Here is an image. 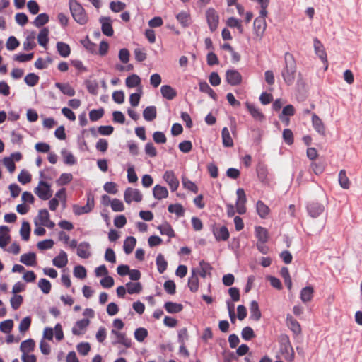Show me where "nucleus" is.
Returning a JSON list of instances; mask_svg holds the SVG:
<instances>
[{"label":"nucleus","instance_id":"obj_14","mask_svg":"<svg viewBox=\"0 0 362 362\" xmlns=\"http://www.w3.org/2000/svg\"><path fill=\"white\" fill-rule=\"evenodd\" d=\"M226 76L227 82L231 86H237L242 82V76L237 70H228Z\"/></svg>","mask_w":362,"mask_h":362},{"label":"nucleus","instance_id":"obj_21","mask_svg":"<svg viewBox=\"0 0 362 362\" xmlns=\"http://www.w3.org/2000/svg\"><path fill=\"white\" fill-rule=\"evenodd\" d=\"M153 194L155 199L160 200L168 197V191L165 187L156 185L153 189Z\"/></svg>","mask_w":362,"mask_h":362},{"label":"nucleus","instance_id":"obj_11","mask_svg":"<svg viewBox=\"0 0 362 362\" xmlns=\"http://www.w3.org/2000/svg\"><path fill=\"white\" fill-rule=\"evenodd\" d=\"M111 334L116 337V341H113V344H120L124 346L126 348H130L132 346V341L129 339L124 332H120L115 329L111 330Z\"/></svg>","mask_w":362,"mask_h":362},{"label":"nucleus","instance_id":"obj_15","mask_svg":"<svg viewBox=\"0 0 362 362\" xmlns=\"http://www.w3.org/2000/svg\"><path fill=\"white\" fill-rule=\"evenodd\" d=\"M89 324L90 320L88 319H82L77 321L72 328V333L75 335L83 334Z\"/></svg>","mask_w":362,"mask_h":362},{"label":"nucleus","instance_id":"obj_20","mask_svg":"<svg viewBox=\"0 0 362 362\" xmlns=\"http://www.w3.org/2000/svg\"><path fill=\"white\" fill-rule=\"evenodd\" d=\"M314 48L316 54L320 57V59L323 62L327 64V53L325 52L324 46L321 43V42L317 38L314 40Z\"/></svg>","mask_w":362,"mask_h":362},{"label":"nucleus","instance_id":"obj_60","mask_svg":"<svg viewBox=\"0 0 362 362\" xmlns=\"http://www.w3.org/2000/svg\"><path fill=\"white\" fill-rule=\"evenodd\" d=\"M77 351L82 356H86L90 350V346L88 342H81L77 345Z\"/></svg>","mask_w":362,"mask_h":362},{"label":"nucleus","instance_id":"obj_18","mask_svg":"<svg viewBox=\"0 0 362 362\" xmlns=\"http://www.w3.org/2000/svg\"><path fill=\"white\" fill-rule=\"evenodd\" d=\"M312 124L314 129L320 135H325V127L322 119L315 114L312 115Z\"/></svg>","mask_w":362,"mask_h":362},{"label":"nucleus","instance_id":"obj_53","mask_svg":"<svg viewBox=\"0 0 362 362\" xmlns=\"http://www.w3.org/2000/svg\"><path fill=\"white\" fill-rule=\"evenodd\" d=\"M30 232V228L29 223L26 221L23 222L20 233L24 240H28L29 239Z\"/></svg>","mask_w":362,"mask_h":362},{"label":"nucleus","instance_id":"obj_19","mask_svg":"<svg viewBox=\"0 0 362 362\" xmlns=\"http://www.w3.org/2000/svg\"><path fill=\"white\" fill-rule=\"evenodd\" d=\"M308 211L312 217L316 218L324 211V206L317 202H311L308 206Z\"/></svg>","mask_w":362,"mask_h":362},{"label":"nucleus","instance_id":"obj_35","mask_svg":"<svg viewBox=\"0 0 362 362\" xmlns=\"http://www.w3.org/2000/svg\"><path fill=\"white\" fill-rule=\"evenodd\" d=\"M223 145L225 147H231L233 146V141L230 136L229 130L227 127H223L221 132Z\"/></svg>","mask_w":362,"mask_h":362},{"label":"nucleus","instance_id":"obj_41","mask_svg":"<svg viewBox=\"0 0 362 362\" xmlns=\"http://www.w3.org/2000/svg\"><path fill=\"white\" fill-rule=\"evenodd\" d=\"M156 265L160 274H163L167 269L168 262L162 254H158L156 257Z\"/></svg>","mask_w":362,"mask_h":362},{"label":"nucleus","instance_id":"obj_55","mask_svg":"<svg viewBox=\"0 0 362 362\" xmlns=\"http://www.w3.org/2000/svg\"><path fill=\"white\" fill-rule=\"evenodd\" d=\"M13 327L12 320H6L0 323V330L4 333H9Z\"/></svg>","mask_w":362,"mask_h":362},{"label":"nucleus","instance_id":"obj_45","mask_svg":"<svg viewBox=\"0 0 362 362\" xmlns=\"http://www.w3.org/2000/svg\"><path fill=\"white\" fill-rule=\"evenodd\" d=\"M168 209L170 213H174L177 216H183L185 214L184 208L180 204H170Z\"/></svg>","mask_w":362,"mask_h":362},{"label":"nucleus","instance_id":"obj_51","mask_svg":"<svg viewBox=\"0 0 362 362\" xmlns=\"http://www.w3.org/2000/svg\"><path fill=\"white\" fill-rule=\"evenodd\" d=\"M182 182L185 188L193 192L194 193H197L198 187L194 182H192L187 177H182Z\"/></svg>","mask_w":362,"mask_h":362},{"label":"nucleus","instance_id":"obj_50","mask_svg":"<svg viewBox=\"0 0 362 362\" xmlns=\"http://www.w3.org/2000/svg\"><path fill=\"white\" fill-rule=\"evenodd\" d=\"M104 115V110L103 108H100L98 110H92L89 112V118L90 121L95 122L99 120L100 118L103 117Z\"/></svg>","mask_w":362,"mask_h":362},{"label":"nucleus","instance_id":"obj_64","mask_svg":"<svg viewBox=\"0 0 362 362\" xmlns=\"http://www.w3.org/2000/svg\"><path fill=\"white\" fill-rule=\"evenodd\" d=\"M111 208L114 211H122L124 209L122 202L118 199H114L112 200Z\"/></svg>","mask_w":362,"mask_h":362},{"label":"nucleus","instance_id":"obj_31","mask_svg":"<svg viewBox=\"0 0 362 362\" xmlns=\"http://www.w3.org/2000/svg\"><path fill=\"white\" fill-rule=\"evenodd\" d=\"M143 116L145 120L151 122L156 118L157 111L155 106H148L143 112Z\"/></svg>","mask_w":362,"mask_h":362},{"label":"nucleus","instance_id":"obj_36","mask_svg":"<svg viewBox=\"0 0 362 362\" xmlns=\"http://www.w3.org/2000/svg\"><path fill=\"white\" fill-rule=\"evenodd\" d=\"M339 182L340 186L345 189H348L350 187V180L346 176L345 170H341L339 173Z\"/></svg>","mask_w":362,"mask_h":362},{"label":"nucleus","instance_id":"obj_58","mask_svg":"<svg viewBox=\"0 0 362 362\" xmlns=\"http://www.w3.org/2000/svg\"><path fill=\"white\" fill-rule=\"evenodd\" d=\"M83 45L91 53H95L97 51L96 44L92 42L88 37H86L83 40L81 41Z\"/></svg>","mask_w":362,"mask_h":362},{"label":"nucleus","instance_id":"obj_32","mask_svg":"<svg viewBox=\"0 0 362 362\" xmlns=\"http://www.w3.org/2000/svg\"><path fill=\"white\" fill-rule=\"evenodd\" d=\"M313 288L312 286H306L300 291V300L303 303L310 302L313 297Z\"/></svg>","mask_w":362,"mask_h":362},{"label":"nucleus","instance_id":"obj_40","mask_svg":"<svg viewBox=\"0 0 362 362\" xmlns=\"http://www.w3.org/2000/svg\"><path fill=\"white\" fill-rule=\"evenodd\" d=\"M67 263V256L65 252H62L53 259V264L57 267H63Z\"/></svg>","mask_w":362,"mask_h":362},{"label":"nucleus","instance_id":"obj_37","mask_svg":"<svg viewBox=\"0 0 362 362\" xmlns=\"http://www.w3.org/2000/svg\"><path fill=\"white\" fill-rule=\"evenodd\" d=\"M161 235H168L170 238L175 237V232L168 223H165L158 227Z\"/></svg>","mask_w":362,"mask_h":362},{"label":"nucleus","instance_id":"obj_49","mask_svg":"<svg viewBox=\"0 0 362 362\" xmlns=\"http://www.w3.org/2000/svg\"><path fill=\"white\" fill-rule=\"evenodd\" d=\"M31 325V318L30 317H24L19 324V331L22 334H25Z\"/></svg>","mask_w":362,"mask_h":362},{"label":"nucleus","instance_id":"obj_23","mask_svg":"<svg viewBox=\"0 0 362 362\" xmlns=\"http://www.w3.org/2000/svg\"><path fill=\"white\" fill-rule=\"evenodd\" d=\"M250 318L255 321H258L262 317L261 311L258 303L252 300L250 305Z\"/></svg>","mask_w":362,"mask_h":362},{"label":"nucleus","instance_id":"obj_4","mask_svg":"<svg viewBox=\"0 0 362 362\" xmlns=\"http://www.w3.org/2000/svg\"><path fill=\"white\" fill-rule=\"evenodd\" d=\"M266 17L267 16H261V14H259V16L257 17L254 21V30L258 40L262 38L267 28Z\"/></svg>","mask_w":362,"mask_h":362},{"label":"nucleus","instance_id":"obj_39","mask_svg":"<svg viewBox=\"0 0 362 362\" xmlns=\"http://www.w3.org/2000/svg\"><path fill=\"white\" fill-rule=\"evenodd\" d=\"M256 206L257 213L261 218H265L270 211L269 208L262 201H258Z\"/></svg>","mask_w":362,"mask_h":362},{"label":"nucleus","instance_id":"obj_33","mask_svg":"<svg viewBox=\"0 0 362 362\" xmlns=\"http://www.w3.org/2000/svg\"><path fill=\"white\" fill-rule=\"evenodd\" d=\"M21 262L27 266H34L36 264V256L33 252L23 254L21 257Z\"/></svg>","mask_w":362,"mask_h":362},{"label":"nucleus","instance_id":"obj_16","mask_svg":"<svg viewBox=\"0 0 362 362\" xmlns=\"http://www.w3.org/2000/svg\"><path fill=\"white\" fill-rule=\"evenodd\" d=\"M286 325L288 328L293 332L295 335H298L301 333V327L299 322L293 317L290 314L286 315Z\"/></svg>","mask_w":362,"mask_h":362},{"label":"nucleus","instance_id":"obj_47","mask_svg":"<svg viewBox=\"0 0 362 362\" xmlns=\"http://www.w3.org/2000/svg\"><path fill=\"white\" fill-rule=\"evenodd\" d=\"M199 266H200L199 275L202 278H205L207 274H210V272H211L212 267H211V265L209 263L204 262V260H202L199 262Z\"/></svg>","mask_w":362,"mask_h":362},{"label":"nucleus","instance_id":"obj_2","mask_svg":"<svg viewBox=\"0 0 362 362\" xmlns=\"http://www.w3.org/2000/svg\"><path fill=\"white\" fill-rule=\"evenodd\" d=\"M69 10L74 19L79 24L84 25L88 22V16L81 5L69 1Z\"/></svg>","mask_w":362,"mask_h":362},{"label":"nucleus","instance_id":"obj_17","mask_svg":"<svg viewBox=\"0 0 362 362\" xmlns=\"http://www.w3.org/2000/svg\"><path fill=\"white\" fill-rule=\"evenodd\" d=\"M37 224L49 228L54 226V223L49 220V215L47 210L40 211L36 221V225Z\"/></svg>","mask_w":362,"mask_h":362},{"label":"nucleus","instance_id":"obj_1","mask_svg":"<svg viewBox=\"0 0 362 362\" xmlns=\"http://www.w3.org/2000/svg\"><path fill=\"white\" fill-rule=\"evenodd\" d=\"M288 54L285 56L286 65L281 71V76L287 85H291L295 80L296 64L292 55H289L291 60L287 59Z\"/></svg>","mask_w":362,"mask_h":362},{"label":"nucleus","instance_id":"obj_13","mask_svg":"<svg viewBox=\"0 0 362 362\" xmlns=\"http://www.w3.org/2000/svg\"><path fill=\"white\" fill-rule=\"evenodd\" d=\"M101 23V30L103 33L107 36L111 37L114 34V30L112 25V20L110 17H101L100 18Z\"/></svg>","mask_w":362,"mask_h":362},{"label":"nucleus","instance_id":"obj_52","mask_svg":"<svg viewBox=\"0 0 362 362\" xmlns=\"http://www.w3.org/2000/svg\"><path fill=\"white\" fill-rule=\"evenodd\" d=\"M49 21V16L46 13L38 15L35 19L33 23L36 27H41Z\"/></svg>","mask_w":362,"mask_h":362},{"label":"nucleus","instance_id":"obj_59","mask_svg":"<svg viewBox=\"0 0 362 362\" xmlns=\"http://www.w3.org/2000/svg\"><path fill=\"white\" fill-rule=\"evenodd\" d=\"M18 180L23 185H25L31 181V175L28 171L23 170L18 175Z\"/></svg>","mask_w":362,"mask_h":362},{"label":"nucleus","instance_id":"obj_46","mask_svg":"<svg viewBox=\"0 0 362 362\" xmlns=\"http://www.w3.org/2000/svg\"><path fill=\"white\" fill-rule=\"evenodd\" d=\"M48 34L49 30L47 28H43L40 30L37 36V41L40 45L43 47L46 46L48 42Z\"/></svg>","mask_w":362,"mask_h":362},{"label":"nucleus","instance_id":"obj_42","mask_svg":"<svg viewBox=\"0 0 362 362\" xmlns=\"http://www.w3.org/2000/svg\"><path fill=\"white\" fill-rule=\"evenodd\" d=\"M126 86L128 88H134L141 83V78L136 74H132L126 78Z\"/></svg>","mask_w":362,"mask_h":362},{"label":"nucleus","instance_id":"obj_6","mask_svg":"<svg viewBox=\"0 0 362 362\" xmlns=\"http://www.w3.org/2000/svg\"><path fill=\"white\" fill-rule=\"evenodd\" d=\"M35 193L42 199L47 200L52 197V191L48 183L40 181L35 189Z\"/></svg>","mask_w":362,"mask_h":362},{"label":"nucleus","instance_id":"obj_3","mask_svg":"<svg viewBox=\"0 0 362 362\" xmlns=\"http://www.w3.org/2000/svg\"><path fill=\"white\" fill-rule=\"evenodd\" d=\"M94 207V196L91 193L87 194V202L85 206H73V211L76 215L87 214L92 211Z\"/></svg>","mask_w":362,"mask_h":362},{"label":"nucleus","instance_id":"obj_54","mask_svg":"<svg viewBox=\"0 0 362 362\" xmlns=\"http://www.w3.org/2000/svg\"><path fill=\"white\" fill-rule=\"evenodd\" d=\"M241 337L245 340H250L255 337L253 329L250 327H245L243 329Z\"/></svg>","mask_w":362,"mask_h":362},{"label":"nucleus","instance_id":"obj_57","mask_svg":"<svg viewBox=\"0 0 362 362\" xmlns=\"http://www.w3.org/2000/svg\"><path fill=\"white\" fill-rule=\"evenodd\" d=\"M86 88L88 92L93 95H97L98 92V83L96 81H87Z\"/></svg>","mask_w":362,"mask_h":362},{"label":"nucleus","instance_id":"obj_25","mask_svg":"<svg viewBox=\"0 0 362 362\" xmlns=\"http://www.w3.org/2000/svg\"><path fill=\"white\" fill-rule=\"evenodd\" d=\"M160 93L163 98L169 100H173L177 95L176 90L169 85L162 86Z\"/></svg>","mask_w":362,"mask_h":362},{"label":"nucleus","instance_id":"obj_43","mask_svg":"<svg viewBox=\"0 0 362 362\" xmlns=\"http://www.w3.org/2000/svg\"><path fill=\"white\" fill-rule=\"evenodd\" d=\"M127 291L129 294L139 293L142 290L141 284L139 282L126 284Z\"/></svg>","mask_w":362,"mask_h":362},{"label":"nucleus","instance_id":"obj_9","mask_svg":"<svg viewBox=\"0 0 362 362\" xmlns=\"http://www.w3.org/2000/svg\"><path fill=\"white\" fill-rule=\"evenodd\" d=\"M212 233L216 241H226L230 236L229 231L226 226L214 225L212 228Z\"/></svg>","mask_w":362,"mask_h":362},{"label":"nucleus","instance_id":"obj_34","mask_svg":"<svg viewBox=\"0 0 362 362\" xmlns=\"http://www.w3.org/2000/svg\"><path fill=\"white\" fill-rule=\"evenodd\" d=\"M226 25L231 28H237L240 34L243 33L242 21L238 18L234 17L228 18L226 21Z\"/></svg>","mask_w":362,"mask_h":362},{"label":"nucleus","instance_id":"obj_30","mask_svg":"<svg viewBox=\"0 0 362 362\" xmlns=\"http://www.w3.org/2000/svg\"><path fill=\"white\" fill-rule=\"evenodd\" d=\"M136 243V240L133 236L127 237L124 241L123 245L124 251L126 254L129 255L132 252L134 248L135 247Z\"/></svg>","mask_w":362,"mask_h":362},{"label":"nucleus","instance_id":"obj_12","mask_svg":"<svg viewBox=\"0 0 362 362\" xmlns=\"http://www.w3.org/2000/svg\"><path fill=\"white\" fill-rule=\"evenodd\" d=\"M164 180L168 183L172 192H175L179 187V180L173 170H167L163 175Z\"/></svg>","mask_w":362,"mask_h":362},{"label":"nucleus","instance_id":"obj_27","mask_svg":"<svg viewBox=\"0 0 362 362\" xmlns=\"http://www.w3.org/2000/svg\"><path fill=\"white\" fill-rule=\"evenodd\" d=\"M77 255L83 259H87L90 256V245L83 242L80 243L77 247Z\"/></svg>","mask_w":362,"mask_h":362},{"label":"nucleus","instance_id":"obj_61","mask_svg":"<svg viewBox=\"0 0 362 362\" xmlns=\"http://www.w3.org/2000/svg\"><path fill=\"white\" fill-rule=\"evenodd\" d=\"M163 287L165 291L170 295H173L176 292V285L175 282L172 280L166 281L164 283Z\"/></svg>","mask_w":362,"mask_h":362},{"label":"nucleus","instance_id":"obj_10","mask_svg":"<svg viewBox=\"0 0 362 362\" xmlns=\"http://www.w3.org/2000/svg\"><path fill=\"white\" fill-rule=\"evenodd\" d=\"M245 107L249 112L252 117L257 122H262L265 120V116L261 110L257 107L255 105L246 102Z\"/></svg>","mask_w":362,"mask_h":362},{"label":"nucleus","instance_id":"obj_29","mask_svg":"<svg viewBox=\"0 0 362 362\" xmlns=\"http://www.w3.org/2000/svg\"><path fill=\"white\" fill-rule=\"evenodd\" d=\"M8 228L6 226L0 227V247L4 248L9 243L10 236L8 235Z\"/></svg>","mask_w":362,"mask_h":362},{"label":"nucleus","instance_id":"obj_63","mask_svg":"<svg viewBox=\"0 0 362 362\" xmlns=\"http://www.w3.org/2000/svg\"><path fill=\"white\" fill-rule=\"evenodd\" d=\"M283 138L284 141L288 144L291 145L293 143V134L292 131L289 129H285L283 132Z\"/></svg>","mask_w":362,"mask_h":362},{"label":"nucleus","instance_id":"obj_56","mask_svg":"<svg viewBox=\"0 0 362 362\" xmlns=\"http://www.w3.org/2000/svg\"><path fill=\"white\" fill-rule=\"evenodd\" d=\"M110 9L115 12L118 13L122 11L126 8V4L122 1H112L110 4Z\"/></svg>","mask_w":362,"mask_h":362},{"label":"nucleus","instance_id":"obj_8","mask_svg":"<svg viewBox=\"0 0 362 362\" xmlns=\"http://www.w3.org/2000/svg\"><path fill=\"white\" fill-rule=\"evenodd\" d=\"M124 199L127 204H130L132 201L139 202L142 200L143 195L139 189L128 187L124 191Z\"/></svg>","mask_w":362,"mask_h":362},{"label":"nucleus","instance_id":"obj_5","mask_svg":"<svg viewBox=\"0 0 362 362\" xmlns=\"http://www.w3.org/2000/svg\"><path fill=\"white\" fill-rule=\"evenodd\" d=\"M206 18L210 30L215 31L219 23V16L216 11L213 8H209L206 12Z\"/></svg>","mask_w":362,"mask_h":362},{"label":"nucleus","instance_id":"obj_7","mask_svg":"<svg viewBox=\"0 0 362 362\" xmlns=\"http://www.w3.org/2000/svg\"><path fill=\"white\" fill-rule=\"evenodd\" d=\"M236 194L238 197L235 203L236 211L239 214H244L246 212L245 203L247 202L245 192L243 189L238 188Z\"/></svg>","mask_w":362,"mask_h":362},{"label":"nucleus","instance_id":"obj_62","mask_svg":"<svg viewBox=\"0 0 362 362\" xmlns=\"http://www.w3.org/2000/svg\"><path fill=\"white\" fill-rule=\"evenodd\" d=\"M38 286L45 293H49L51 290V284L45 279H41L38 282Z\"/></svg>","mask_w":362,"mask_h":362},{"label":"nucleus","instance_id":"obj_48","mask_svg":"<svg viewBox=\"0 0 362 362\" xmlns=\"http://www.w3.org/2000/svg\"><path fill=\"white\" fill-rule=\"evenodd\" d=\"M147 336L148 331L145 328H137L134 332V337L139 342H142L147 337Z\"/></svg>","mask_w":362,"mask_h":362},{"label":"nucleus","instance_id":"obj_22","mask_svg":"<svg viewBox=\"0 0 362 362\" xmlns=\"http://www.w3.org/2000/svg\"><path fill=\"white\" fill-rule=\"evenodd\" d=\"M35 348V342L33 339H29L23 341L20 345V350L22 354H30Z\"/></svg>","mask_w":362,"mask_h":362},{"label":"nucleus","instance_id":"obj_24","mask_svg":"<svg viewBox=\"0 0 362 362\" xmlns=\"http://www.w3.org/2000/svg\"><path fill=\"white\" fill-rule=\"evenodd\" d=\"M176 18L183 28H187L191 24V16L189 12L181 11L177 14Z\"/></svg>","mask_w":362,"mask_h":362},{"label":"nucleus","instance_id":"obj_44","mask_svg":"<svg viewBox=\"0 0 362 362\" xmlns=\"http://www.w3.org/2000/svg\"><path fill=\"white\" fill-rule=\"evenodd\" d=\"M74 276L79 279H84L87 276L86 268L82 265H77L73 270Z\"/></svg>","mask_w":362,"mask_h":362},{"label":"nucleus","instance_id":"obj_28","mask_svg":"<svg viewBox=\"0 0 362 362\" xmlns=\"http://www.w3.org/2000/svg\"><path fill=\"white\" fill-rule=\"evenodd\" d=\"M164 308L169 313H178L183 310V305L181 303H177L171 301L166 302L164 304Z\"/></svg>","mask_w":362,"mask_h":362},{"label":"nucleus","instance_id":"obj_38","mask_svg":"<svg viewBox=\"0 0 362 362\" xmlns=\"http://www.w3.org/2000/svg\"><path fill=\"white\" fill-rule=\"evenodd\" d=\"M188 287L192 292H196L199 288V279L194 271H192V276L188 279Z\"/></svg>","mask_w":362,"mask_h":362},{"label":"nucleus","instance_id":"obj_26","mask_svg":"<svg viewBox=\"0 0 362 362\" xmlns=\"http://www.w3.org/2000/svg\"><path fill=\"white\" fill-rule=\"evenodd\" d=\"M255 235L257 238V243H267L269 240L267 230L262 226H257L255 228Z\"/></svg>","mask_w":362,"mask_h":362}]
</instances>
